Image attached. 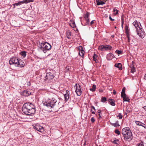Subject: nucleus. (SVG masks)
<instances>
[{
	"label": "nucleus",
	"instance_id": "obj_1",
	"mask_svg": "<svg viewBox=\"0 0 146 146\" xmlns=\"http://www.w3.org/2000/svg\"><path fill=\"white\" fill-rule=\"evenodd\" d=\"M58 98L56 94H53V97L51 99H49L47 100L43 101L44 105L50 108H53L55 106L58 107L60 102L58 101Z\"/></svg>",
	"mask_w": 146,
	"mask_h": 146
},
{
	"label": "nucleus",
	"instance_id": "obj_2",
	"mask_svg": "<svg viewBox=\"0 0 146 146\" xmlns=\"http://www.w3.org/2000/svg\"><path fill=\"white\" fill-rule=\"evenodd\" d=\"M22 110L23 112L28 115H32L35 112L33 105L29 102L26 103L24 104Z\"/></svg>",
	"mask_w": 146,
	"mask_h": 146
},
{
	"label": "nucleus",
	"instance_id": "obj_3",
	"mask_svg": "<svg viewBox=\"0 0 146 146\" xmlns=\"http://www.w3.org/2000/svg\"><path fill=\"white\" fill-rule=\"evenodd\" d=\"M122 134L125 140L126 141L129 139L131 140L132 139V134L129 127H126L123 128L122 130Z\"/></svg>",
	"mask_w": 146,
	"mask_h": 146
},
{
	"label": "nucleus",
	"instance_id": "obj_4",
	"mask_svg": "<svg viewBox=\"0 0 146 146\" xmlns=\"http://www.w3.org/2000/svg\"><path fill=\"white\" fill-rule=\"evenodd\" d=\"M40 48L44 53L47 51L51 49V46L48 42H45L41 43L39 47Z\"/></svg>",
	"mask_w": 146,
	"mask_h": 146
},
{
	"label": "nucleus",
	"instance_id": "obj_5",
	"mask_svg": "<svg viewBox=\"0 0 146 146\" xmlns=\"http://www.w3.org/2000/svg\"><path fill=\"white\" fill-rule=\"evenodd\" d=\"M112 48L111 46L110 45H105L100 46L98 49L101 51L110 50Z\"/></svg>",
	"mask_w": 146,
	"mask_h": 146
},
{
	"label": "nucleus",
	"instance_id": "obj_6",
	"mask_svg": "<svg viewBox=\"0 0 146 146\" xmlns=\"http://www.w3.org/2000/svg\"><path fill=\"white\" fill-rule=\"evenodd\" d=\"M137 35L142 38H143L145 36V33L144 30L140 27H138L136 29Z\"/></svg>",
	"mask_w": 146,
	"mask_h": 146
},
{
	"label": "nucleus",
	"instance_id": "obj_7",
	"mask_svg": "<svg viewBox=\"0 0 146 146\" xmlns=\"http://www.w3.org/2000/svg\"><path fill=\"white\" fill-rule=\"evenodd\" d=\"M33 128L36 131L42 133L44 132V131L43 127L38 124H36L35 126H34Z\"/></svg>",
	"mask_w": 146,
	"mask_h": 146
},
{
	"label": "nucleus",
	"instance_id": "obj_8",
	"mask_svg": "<svg viewBox=\"0 0 146 146\" xmlns=\"http://www.w3.org/2000/svg\"><path fill=\"white\" fill-rule=\"evenodd\" d=\"M19 62V59L16 57H13L11 58L9 61V63L10 65L15 64L16 66L18 62Z\"/></svg>",
	"mask_w": 146,
	"mask_h": 146
},
{
	"label": "nucleus",
	"instance_id": "obj_9",
	"mask_svg": "<svg viewBox=\"0 0 146 146\" xmlns=\"http://www.w3.org/2000/svg\"><path fill=\"white\" fill-rule=\"evenodd\" d=\"M54 77V76L53 74L50 72H49L46 73L44 80L45 81L47 80L50 81L51 80L53 79Z\"/></svg>",
	"mask_w": 146,
	"mask_h": 146
},
{
	"label": "nucleus",
	"instance_id": "obj_10",
	"mask_svg": "<svg viewBox=\"0 0 146 146\" xmlns=\"http://www.w3.org/2000/svg\"><path fill=\"white\" fill-rule=\"evenodd\" d=\"M90 13L87 12L86 13L84 16V18L86 21V25H89L90 24V19L89 18Z\"/></svg>",
	"mask_w": 146,
	"mask_h": 146
},
{
	"label": "nucleus",
	"instance_id": "obj_11",
	"mask_svg": "<svg viewBox=\"0 0 146 146\" xmlns=\"http://www.w3.org/2000/svg\"><path fill=\"white\" fill-rule=\"evenodd\" d=\"M25 65V63L23 61L21 60H19V62H18L16 66L19 67H23Z\"/></svg>",
	"mask_w": 146,
	"mask_h": 146
},
{
	"label": "nucleus",
	"instance_id": "obj_12",
	"mask_svg": "<svg viewBox=\"0 0 146 146\" xmlns=\"http://www.w3.org/2000/svg\"><path fill=\"white\" fill-rule=\"evenodd\" d=\"M135 122L137 125L139 126H142L144 127L145 129H146V125L145 124L141 122V121H135Z\"/></svg>",
	"mask_w": 146,
	"mask_h": 146
},
{
	"label": "nucleus",
	"instance_id": "obj_13",
	"mask_svg": "<svg viewBox=\"0 0 146 146\" xmlns=\"http://www.w3.org/2000/svg\"><path fill=\"white\" fill-rule=\"evenodd\" d=\"M70 92L68 90L66 91V93L65 94H64V97L65 100L67 101L68 100L70 96Z\"/></svg>",
	"mask_w": 146,
	"mask_h": 146
},
{
	"label": "nucleus",
	"instance_id": "obj_14",
	"mask_svg": "<svg viewBox=\"0 0 146 146\" xmlns=\"http://www.w3.org/2000/svg\"><path fill=\"white\" fill-rule=\"evenodd\" d=\"M113 54L111 53H110L107 55V58L108 60H110L113 58Z\"/></svg>",
	"mask_w": 146,
	"mask_h": 146
},
{
	"label": "nucleus",
	"instance_id": "obj_15",
	"mask_svg": "<svg viewBox=\"0 0 146 146\" xmlns=\"http://www.w3.org/2000/svg\"><path fill=\"white\" fill-rule=\"evenodd\" d=\"M108 102L112 106H114L115 105V100L113 99H109L108 100Z\"/></svg>",
	"mask_w": 146,
	"mask_h": 146
},
{
	"label": "nucleus",
	"instance_id": "obj_16",
	"mask_svg": "<svg viewBox=\"0 0 146 146\" xmlns=\"http://www.w3.org/2000/svg\"><path fill=\"white\" fill-rule=\"evenodd\" d=\"M114 66H115L118 68L120 70H121L122 69V65L121 63L115 64Z\"/></svg>",
	"mask_w": 146,
	"mask_h": 146
},
{
	"label": "nucleus",
	"instance_id": "obj_17",
	"mask_svg": "<svg viewBox=\"0 0 146 146\" xmlns=\"http://www.w3.org/2000/svg\"><path fill=\"white\" fill-rule=\"evenodd\" d=\"M23 94L25 96H27L31 94V93L30 92L28 91L27 90L23 91Z\"/></svg>",
	"mask_w": 146,
	"mask_h": 146
},
{
	"label": "nucleus",
	"instance_id": "obj_18",
	"mask_svg": "<svg viewBox=\"0 0 146 146\" xmlns=\"http://www.w3.org/2000/svg\"><path fill=\"white\" fill-rule=\"evenodd\" d=\"M133 23L136 29H137V28H138V27H140L139 26L137 21H135Z\"/></svg>",
	"mask_w": 146,
	"mask_h": 146
},
{
	"label": "nucleus",
	"instance_id": "obj_19",
	"mask_svg": "<svg viewBox=\"0 0 146 146\" xmlns=\"http://www.w3.org/2000/svg\"><path fill=\"white\" fill-rule=\"evenodd\" d=\"M75 92L78 96H80L81 95L82 93V91L81 89H76Z\"/></svg>",
	"mask_w": 146,
	"mask_h": 146
},
{
	"label": "nucleus",
	"instance_id": "obj_20",
	"mask_svg": "<svg viewBox=\"0 0 146 146\" xmlns=\"http://www.w3.org/2000/svg\"><path fill=\"white\" fill-rule=\"evenodd\" d=\"M97 5H103L105 4V1H96Z\"/></svg>",
	"mask_w": 146,
	"mask_h": 146
},
{
	"label": "nucleus",
	"instance_id": "obj_21",
	"mask_svg": "<svg viewBox=\"0 0 146 146\" xmlns=\"http://www.w3.org/2000/svg\"><path fill=\"white\" fill-rule=\"evenodd\" d=\"M111 124L112 126L117 127H119L120 126V125L118 123V121H117L115 123H111Z\"/></svg>",
	"mask_w": 146,
	"mask_h": 146
},
{
	"label": "nucleus",
	"instance_id": "obj_22",
	"mask_svg": "<svg viewBox=\"0 0 146 146\" xmlns=\"http://www.w3.org/2000/svg\"><path fill=\"white\" fill-rule=\"evenodd\" d=\"M125 33L126 35L129 34V30L128 27L127 25L125 26Z\"/></svg>",
	"mask_w": 146,
	"mask_h": 146
},
{
	"label": "nucleus",
	"instance_id": "obj_23",
	"mask_svg": "<svg viewBox=\"0 0 146 146\" xmlns=\"http://www.w3.org/2000/svg\"><path fill=\"white\" fill-rule=\"evenodd\" d=\"M20 54L23 57H25L26 55V52L25 51H22L21 52Z\"/></svg>",
	"mask_w": 146,
	"mask_h": 146
},
{
	"label": "nucleus",
	"instance_id": "obj_24",
	"mask_svg": "<svg viewBox=\"0 0 146 146\" xmlns=\"http://www.w3.org/2000/svg\"><path fill=\"white\" fill-rule=\"evenodd\" d=\"M71 35V33L70 31H68L66 33V36L67 38L68 39H70L71 38L70 36Z\"/></svg>",
	"mask_w": 146,
	"mask_h": 146
},
{
	"label": "nucleus",
	"instance_id": "obj_25",
	"mask_svg": "<svg viewBox=\"0 0 146 146\" xmlns=\"http://www.w3.org/2000/svg\"><path fill=\"white\" fill-rule=\"evenodd\" d=\"M123 99V101H126L129 102L130 101V99L129 98V97L127 96H126L125 97H124V98Z\"/></svg>",
	"mask_w": 146,
	"mask_h": 146
},
{
	"label": "nucleus",
	"instance_id": "obj_26",
	"mask_svg": "<svg viewBox=\"0 0 146 146\" xmlns=\"http://www.w3.org/2000/svg\"><path fill=\"white\" fill-rule=\"evenodd\" d=\"M96 88V86L94 84L92 86V88H90V90L92 92H94Z\"/></svg>",
	"mask_w": 146,
	"mask_h": 146
},
{
	"label": "nucleus",
	"instance_id": "obj_27",
	"mask_svg": "<svg viewBox=\"0 0 146 146\" xmlns=\"http://www.w3.org/2000/svg\"><path fill=\"white\" fill-rule=\"evenodd\" d=\"M84 53V50L82 51H79V54L80 56H83Z\"/></svg>",
	"mask_w": 146,
	"mask_h": 146
},
{
	"label": "nucleus",
	"instance_id": "obj_28",
	"mask_svg": "<svg viewBox=\"0 0 146 146\" xmlns=\"http://www.w3.org/2000/svg\"><path fill=\"white\" fill-rule=\"evenodd\" d=\"M107 101V99L106 97H102L101 98V102H105Z\"/></svg>",
	"mask_w": 146,
	"mask_h": 146
},
{
	"label": "nucleus",
	"instance_id": "obj_29",
	"mask_svg": "<svg viewBox=\"0 0 146 146\" xmlns=\"http://www.w3.org/2000/svg\"><path fill=\"white\" fill-rule=\"evenodd\" d=\"M75 86L76 87V89H81L80 86L79 84H76Z\"/></svg>",
	"mask_w": 146,
	"mask_h": 146
},
{
	"label": "nucleus",
	"instance_id": "obj_30",
	"mask_svg": "<svg viewBox=\"0 0 146 146\" xmlns=\"http://www.w3.org/2000/svg\"><path fill=\"white\" fill-rule=\"evenodd\" d=\"M130 72L131 73H133L135 72V67H133V68H130Z\"/></svg>",
	"mask_w": 146,
	"mask_h": 146
},
{
	"label": "nucleus",
	"instance_id": "obj_31",
	"mask_svg": "<svg viewBox=\"0 0 146 146\" xmlns=\"http://www.w3.org/2000/svg\"><path fill=\"white\" fill-rule=\"evenodd\" d=\"M70 26L72 28H74L76 27V25L74 22H73L70 24Z\"/></svg>",
	"mask_w": 146,
	"mask_h": 146
},
{
	"label": "nucleus",
	"instance_id": "obj_32",
	"mask_svg": "<svg viewBox=\"0 0 146 146\" xmlns=\"http://www.w3.org/2000/svg\"><path fill=\"white\" fill-rule=\"evenodd\" d=\"M117 117H119V119H122V118L123 117V116L121 115V113H119L118 115L117 116Z\"/></svg>",
	"mask_w": 146,
	"mask_h": 146
},
{
	"label": "nucleus",
	"instance_id": "obj_33",
	"mask_svg": "<svg viewBox=\"0 0 146 146\" xmlns=\"http://www.w3.org/2000/svg\"><path fill=\"white\" fill-rule=\"evenodd\" d=\"M122 52V51L121 50H116L115 51V53L117 54H118L119 55Z\"/></svg>",
	"mask_w": 146,
	"mask_h": 146
},
{
	"label": "nucleus",
	"instance_id": "obj_34",
	"mask_svg": "<svg viewBox=\"0 0 146 146\" xmlns=\"http://www.w3.org/2000/svg\"><path fill=\"white\" fill-rule=\"evenodd\" d=\"M127 96H126L125 94V92L124 93H121V96L123 98H124V97H125Z\"/></svg>",
	"mask_w": 146,
	"mask_h": 146
},
{
	"label": "nucleus",
	"instance_id": "obj_35",
	"mask_svg": "<svg viewBox=\"0 0 146 146\" xmlns=\"http://www.w3.org/2000/svg\"><path fill=\"white\" fill-rule=\"evenodd\" d=\"M119 142L118 140L116 139H115L113 141V143L115 144H118Z\"/></svg>",
	"mask_w": 146,
	"mask_h": 146
},
{
	"label": "nucleus",
	"instance_id": "obj_36",
	"mask_svg": "<svg viewBox=\"0 0 146 146\" xmlns=\"http://www.w3.org/2000/svg\"><path fill=\"white\" fill-rule=\"evenodd\" d=\"M27 0H24L22 1H20V3H21V4L23 3H27Z\"/></svg>",
	"mask_w": 146,
	"mask_h": 146
},
{
	"label": "nucleus",
	"instance_id": "obj_37",
	"mask_svg": "<svg viewBox=\"0 0 146 146\" xmlns=\"http://www.w3.org/2000/svg\"><path fill=\"white\" fill-rule=\"evenodd\" d=\"M113 12H116L115 13H114V14L115 15H117L118 13V11L115 8H114L113 9Z\"/></svg>",
	"mask_w": 146,
	"mask_h": 146
},
{
	"label": "nucleus",
	"instance_id": "obj_38",
	"mask_svg": "<svg viewBox=\"0 0 146 146\" xmlns=\"http://www.w3.org/2000/svg\"><path fill=\"white\" fill-rule=\"evenodd\" d=\"M134 63V62L133 61H132L131 62V63L130 64V66H129V67L130 68L134 67V66L133 65Z\"/></svg>",
	"mask_w": 146,
	"mask_h": 146
},
{
	"label": "nucleus",
	"instance_id": "obj_39",
	"mask_svg": "<svg viewBox=\"0 0 146 146\" xmlns=\"http://www.w3.org/2000/svg\"><path fill=\"white\" fill-rule=\"evenodd\" d=\"M115 133L117 134L118 135H119L120 134V132L117 129H115Z\"/></svg>",
	"mask_w": 146,
	"mask_h": 146
},
{
	"label": "nucleus",
	"instance_id": "obj_40",
	"mask_svg": "<svg viewBox=\"0 0 146 146\" xmlns=\"http://www.w3.org/2000/svg\"><path fill=\"white\" fill-rule=\"evenodd\" d=\"M21 5V3H20V1L18 3H15L13 4L14 6L15 5L18 6Z\"/></svg>",
	"mask_w": 146,
	"mask_h": 146
},
{
	"label": "nucleus",
	"instance_id": "obj_41",
	"mask_svg": "<svg viewBox=\"0 0 146 146\" xmlns=\"http://www.w3.org/2000/svg\"><path fill=\"white\" fill-rule=\"evenodd\" d=\"M78 49H79V51H82V50H83V47L82 46H79V48H78Z\"/></svg>",
	"mask_w": 146,
	"mask_h": 146
},
{
	"label": "nucleus",
	"instance_id": "obj_42",
	"mask_svg": "<svg viewBox=\"0 0 146 146\" xmlns=\"http://www.w3.org/2000/svg\"><path fill=\"white\" fill-rule=\"evenodd\" d=\"M143 142H141L137 146H143Z\"/></svg>",
	"mask_w": 146,
	"mask_h": 146
},
{
	"label": "nucleus",
	"instance_id": "obj_43",
	"mask_svg": "<svg viewBox=\"0 0 146 146\" xmlns=\"http://www.w3.org/2000/svg\"><path fill=\"white\" fill-rule=\"evenodd\" d=\"M124 18L123 17V16L122 15L121 17V23H124Z\"/></svg>",
	"mask_w": 146,
	"mask_h": 146
},
{
	"label": "nucleus",
	"instance_id": "obj_44",
	"mask_svg": "<svg viewBox=\"0 0 146 146\" xmlns=\"http://www.w3.org/2000/svg\"><path fill=\"white\" fill-rule=\"evenodd\" d=\"M91 120L92 123H94L95 121V119L94 117H92L91 118Z\"/></svg>",
	"mask_w": 146,
	"mask_h": 146
},
{
	"label": "nucleus",
	"instance_id": "obj_45",
	"mask_svg": "<svg viewBox=\"0 0 146 146\" xmlns=\"http://www.w3.org/2000/svg\"><path fill=\"white\" fill-rule=\"evenodd\" d=\"M126 35L128 39V41L129 42L130 41L129 34Z\"/></svg>",
	"mask_w": 146,
	"mask_h": 146
},
{
	"label": "nucleus",
	"instance_id": "obj_46",
	"mask_svg": "<svg viewBox=\"0 0 146 146\" xmlns=\"http://www.w3.org/2000/svg\"><path fill=\"white\" fill-rule=\"evenodd\" d=\"M96 56V55L95 54H94V55L93 56V60L94 61H96V59L95 57Z\"/></svg>",
	"mask_w": 146,
	"mask_h": 146
},
{
	"label": "nucleus",
	"instance_id": "obj_47",
	"mask_svg": "<svg viewBox=\"0 0 146 146\" xmlns=\"http://www.w3.org/2000/svg\"><path fill=\"white\" fill-rule=\"evenodd\" d=\"M125 92V88H123L122 90V91L121 92V93H124Z\"/></svg>",
	"mask_w": 146,
	"mask_h": 146
},
{
	"label": "nucleus",
	"instance_id": "obj_48",
	"mask_svg": "<svg viewBox=\"0 0 146 146\" xmlns=\"http://www.w3.org/2000/svg\"><path fill=\"white\" fill-rule=\"evenodd\" d=\"M34 0H27V3H29L33 2Z\"/></svg>",
	"mask_w": 146,
	"mask_h": 146
},
{
	"label": "nucleus",
	"instance_id": "obj_49",
	"mask_svg": "<svg viewBox=\"0 0 146 146\" xmlns=\"http://www.w3.org/2000/svg\"><path fill=\"white\" fill-rule=\"evenodd\" d=\"M95 21V20H93L91 21V22L90 23V24L91 25L93 24L94 23V22Z\"/></svg>",
	"mask_w": 146,
	"mask_h": 146
},
{
	"label": "nucleus",
	"instance_id": "obj_50",
	"mask_svg": "<svg viewBox=\"0 0 146 146\" xmlns=\"http://www.w3.org/2000/svg\"><path fill=\"white\" fill-rule=\"evenodd\" d=\"M109 19L111 21H114V19H112L111 18V16H110V17H109Z\"/></svg>",
	"mask_w": 146,
	"mask_h": 146
},
{
	"label": "nucleus",
	"instance_id": "obj_51",
	"mask_svg": "<svg viewBox=\"0 0 146 146\" xmlns=\"http://www.w3.org/2000/svg\"><path fill=\"white\" fill-rule=\"evenodd\" d=\"M98 114H101V111L100 110H98Z\"/></svg>",
	"mask_w": 146,
	"mask_h": 146
},
{
	"label": "nucleus",
	"instance_id": "obj_52",
	"mask_svg": "<svg viewBox=\"0 0 146 146\" xmlns=\"http://www.w3.org/2000/svg\"><path fill=\"white\" fill-rule=\"evenodd\" d=\"M91 108H92L93 109H94V110H96V109L95 108V107L93 106H91Z\"/></svg>",
	"mask_w": 146,
	"mask_h": 146
},
{
	"label": "nucleus",
	"instance_id": "obj_53",
	"mask_svg": "<svg viewBox=\"0 0 146 146\" xmlns=\"http://www.w3.org/2000/svg\"><path fill=\"white\" fill-rule=\"evenodd\" d=\"M100 115H101V114H98V115L99 116V119L102 118V117H101Z\"/></svg>",
	"mask_w": 146,
	"mask_h": 146
},
{
	"label": "nucleus",
	"instance_id": "obj_54",
	"mask_svg": "<svg viewBox=\"0 0 146 146\" xmlns=\"http://www.w3.org/2000/svg\"><path fill=\"white\" fill-rule=\"evenodd\" d=\"M113 93L114 94H116V92L115 91V90H113Z\"/></svg>",
	"mask_w": 146,
	"mask_h": 146
},
{
	"label": "nucleus",
	"instance_id": "obj_55",
	"mask_svg": "<svg viewBox=\"0 0 146 146\" xmlns=\"http://www.w3.org/2000/svg\"><path fill=\"white\" fill-rule=\"evenodd\" d=\"M143 108L146 111V106H145L144 107H143Z\"/></svg>",
	"mask_w": 146,
	"mask_h": 146
},
{
	"label": "nucleus",
	"instance_id": "obj_56",
	"mask_svg": "<svg viewBox=\"0 0 146 146\" xmlns=\"http://www.w3.org/2000/svg\"><path fill=\"white\" fill-rule=\"evenodd\" d=\"M144 79L146 80V74L144 76Z\"/></svg>",
	"mask_w": 146,
	"mask_h": 146
},
{
	"label": "nucleus",
	"instance_id": "obj_57",
	"mask_svg": "<svg viewBox=\"0 0 146 146\" xmlns=\"http://www.w3.org/2000/svg\"><path fill=\"white\" fill-rule=\"evenodd\" d=\"M124 23H121V27L122 28H123V25Z\"/></svg>",
	"mask_w": 146,
	"mask_h": 146
},
{
	"label": "nucleus",
	"instance_id": "obj_58",
	"mask_svg": "<svg viewBox=\"0 0 146 146\" xmlns=\"http://www.w3.org/2000/svg\"><path fill=\"white\" fill-rule=\"evenodd\" d=\"M111 37H112V38H114V35H111Z\"/></svg>",
	"mask_w": 146,
	"mask_h": 146
},
{
	"label": "nucleus",
	"instance_id": "obj_59",
	"mask_svg": "<svg viewBox=\"0 0 146 146\" xmlns=\"http://www.w3.org/2000/svg\"><path fill=\"white\" fill-rule=\"evenodd\" d=\"M92 113L93 114H95V112L94 111H92Z\"/></svg>",
	"mask_w": 146,
	"mask_h": 146
},
{
	"label": "nucleus",
	"instance_id": "obj_60",
	"mask_svg": "<svg viewBox=\"0 0 146 146\" xmlns=\"http://www.w3.org/2000/svg\"><path fill=\"white\" fill-rule=\"evenodd\" d=\"M115 28H116V26H115Z\"/></svg>",
	"mask_w": 146,
	"mask_h": 146
},
{
	"label": "nucleus",
	"instance_id": "obj_61",
	"mask_svg": "<svg viewBox=\"0 0 146 146\" xmlns=\"http://www.w3.org/2000/svg\"><path fill=\"white\" fill-rule=\"evenodd\" d=\"M125 113V114H126V115L127 114V113Z\"/></svg>",
	"mask_w": 146,
	"mask_h": 146
}]
</instances>
